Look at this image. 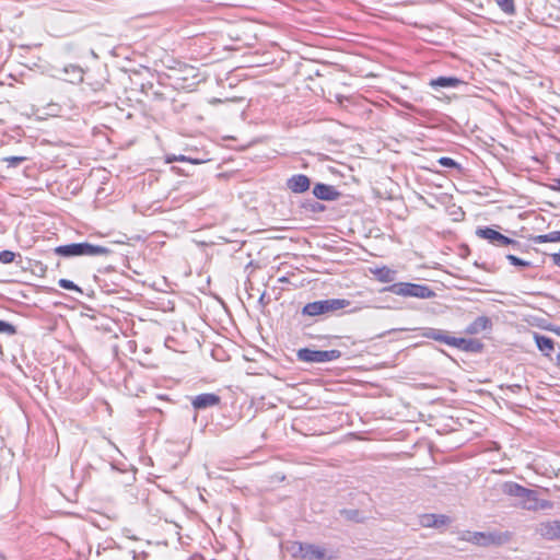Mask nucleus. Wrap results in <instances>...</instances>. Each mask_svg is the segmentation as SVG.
Masks as SVG:
<instances>
[{"label": "nucleus", "mask_w": 560, "mask_h": 560, "mask_svg": "<svg viewBox=\"0 0 560 560\" xmlns=\"http://www.w3.org/2000/svg\"><path fill=\"white\" fill-rule=\"evenodd\" d=\"M58 284L62 289L81 292V289L75 283L68 279H60L58 281Z\"/></svg>", "instance_id": "nucleus-24"}, {"label": "nucleus", "mask_w": 560, "mask_h": 560, "mask_svg": "<svg viewBox=\"0 0 560 560\" xmlns=\"http://www.w3.org/2000/svg\"><path fill=\"white\" fill-rule=\"evenodd\" d=\"M16 255L15 253L11 252V250H2L0 252V261L2 264H11L14 261Z\"/></svg>", "instance_id": "nucleus-25"}, {"label": "nucleus", "mask_w": 560, "mask_h": 560, "mask_svg": "<svg viewBox=\"0 0 560 560\" xmlns=\"http://www.w3.org/2000/svg\"><path fill=\"white\" fill-rule=\"evenodd\" d=\"M313 194L316 198L322 200H335L340 195L335 187L322 183L314 186Z\"/></svg>", "instance_id": "nucleus-14"}, {"label": "nucleus", "mask_w": 560, "mask_h": 560, "mask_svg": "<svg viewBox=\"0 0 560 560\" xmlns=\"http://www.w3.org/2000/svg\"><path fill=\"white\" fill-rule=\"evenodd\" d=\"M165 162L166 163H173V162H189V163H192V164H198L199 161L198 160H192L190 158H187L185 155H175V154H168L165 156Z\"/></svg>", "instance_id": "nucleus-22"}, {"label": "nucleus", "mask_w": 560, "mask_h": 560, "mask_svg": "<svg viewBox=\"0 0 560 560\" xmlns=\"http://www.w3.org/2000/svg\"><path fill=\"white\" fill-rule=\"evenodd\" d=\"M464 83L463 80L456 77H439L430 80L429 85L433 89L438 88H457Z\"/></svg>", "instance_id": "nucleus-17"}, {"label": "nucleus", "mask_w": 560, "mask_h": 560, "mask_svg": "<svg viewBox=\"0 0 560 560\" xmlns=\"http://www.w3.org/2000/svg\"><path fill=\"white\" fill-rule=\"evenodd\" d=\"M55 253L60 256L71 257V256H103L108 255L109 249L100 246L93 245L90 243H74L69 245H61L55 248Z\"/></svg>", "instance_id": "nucleus-4"}, {"label": "nucleus", "mask_w": 560, "mask_h": 560, "mask_svg": "<svg viewBox=\"0 0 560 560\" xmlns=\"http://www.w3.org/2000/svg\"><path fill=\"white\" fill-rule=\"evenodd\" d=\"M537 243H557L560 242V231H552L547 234L536 236Z\"/></svg>", "instance_id": "nucleus-20"}, {"label": "nucleus", "mask_w": 560, "mask_h": 560, "mask_svg": "<svg viewBox=\"0 0 560 560\" xmlns=\"http://www.w3.org/2000/svg\"><path fill=\"white\" fill-rule=\"evenodd\" d=\"M349 305V302L343 299H330V300H323V301H316L312 303H307L304 308L303 313L308 316H318L322 314L335 312L341 308H345Z\"/></svg>", "instance_id": "nucleus-6"}, {"label": "nucleus", "mask_w": 560, "mask_h": 560, "mask_svg": "<svg viewBox=\"0 0 560 560\" xmlns=\"http://www.w3.org/2000/svg\"><path fill=\"white\" fill-rule=\"evenodd\" d=\"M534 340L537 348L542 352L544 355H551L555 350V341L551 338L535 332Z\"/></svg>", "instance_id": "nucleus-18"}, {"label": "nucleus", "mask_w": 560, "mask_h": 560, "mask_svg": "<svg viewBox=\"0 0 560 560\" xmlns=\"http://www.w3.org/2000/svg\"><path fill=\"white\" fill-rule=\"evenodd\" d=\"M550 259L555 266L560 268V248L556 253L550 254Z\"/></svg>", "instance_id": "nucleus-29"}, {"label": "nucleus", "mask_w": 560, "mask_h": 560, "mask_svg": "<svg viewBox=\"0 0 560 560\" xmlns=\"http://www.w3.org/2000/svg\"><path fill=\"white\" fill-rule=\"evenodd\" d=\"M508 493L510 495L522 498V505L526 510L537 511L551 509L553 506V503L549 500H539L536 491L527 489L517 483L509 485Z\"/></svg>", "instance_id": "nucleus-3"}, {"label": "nucleus", "mask_w": 560, "mask_h": 560, "mask_svg": "<svg viewBox=\"0 0 560 560\" xmlns=\"http://www.w3.org/2000/svg\"><path fill=\"white\" fill-rule=\"evenodd\" d=\"M371 273L375 277L377 281L382 283H388L394 281L396 271L388 268L387 266H382L371 269Z\"/></svg>", "instance_id": "nucleus-19"}, {"label": "nucleus", "mask_w": 560, "mask_h": 560, "mask_svg": "<svg viewBox=\"0 0 560 560\" xmlns=\"http://www.w3.org/2000/svg\"><path fill=\"white\" fill-rule=\"evenodd\" d=\"M421 336L428 339L443 342L447 346L457 348L466 352L477 353L481 352L483 349V343L478 339L452 337L446 331L441 329L428 328L421 334Z\"/></svg>", "instance_id": "nucleus-2"}, {"label": "nucleus", "mask_w": 560, "mask_h": 560, "mask_svg": "<svg viewBox=\"0 0 560 560\" xmlns=\"http://www.w3.org/2000/svg\"><path fill=\"white\" fill-rule=\"evenodd\" d=\"M298 357L300 360L304 362H328L337 360L341 357V352L339 350H311V349H301L298 352Z\"/></svg>", "instance_id": "nucleus-7"}, {"label": "nucleus", "mask_w": 560, "mask_h": 560, "mask_svg": "<svg viewBox=\"0 0 560 560\" xmlns=\"http://www.w3.org/2000/svg\"><path fill=\"white\" fill-rule=\"evenodd\" d=\"M220 401H221V398L218 395L211 394V393H206V394H200V395L196 396L192 399L191 405L195 409H205L208 407L217 406L220 404Z\"/></svg>", "instance_id": "nucleus-12"}, {"label": "nucleus", "mask_w": 560, "mask_h": 560, "mask_svg": "<svg viewBox=\"0 0 560 560\" xmlns=\"http://www.w3.org/2000/svg\"><path fill=\"white\" fill-rule=\"evenodd\" d=\"M498 7L506 14L512 15L515 13L514 0H495Z\"/></svg>", "instance_id": "nucleus-21"}, {"label": "nucleus", "mask_w": 560, "mask_h": 560, "mask_svg": "<svg viewBox=\"0 0 560 560\" xmlns=\"http://www.w3.org/2000/svg\"><path fill=\"white\" fill-rule=\"evenodd\" d=\"M551 188L553 190H559L560 191V178L553 180V184L551 185Z\"/></svg>", "instance_id": "nucleus-30"}, {"label": "nucleus", "mask_w": 560, "mask_h": 560, "mask_svg": "<svg viewBox=\"0 0 560 560\" xmlns=\"http://www.w3.org/2000/svg\"><path fill=\"white\" fill-rule=\"evenodd\" d=\"M506 258L514 266H522V267L528 266L527 261H524V260H522L521 258H518V257H516L514 255H508Z\"/></svg>", "instance_id": "nucleus-26"}, {"label": "nucleus", "mask_w": 560, "mask_h": 560, "mask_svg": "<svg viewBox=\"0 0 560 560\" xmlns=\"http://www.w3.org/2000/svg\"><path fill=\"white\" fill-rule=\"evenodd\" d=\"M439 163L442 166H444V167H455V166H457L456 162L453 159L446 158V156L440 158L439 159Z\"/></svg>", "instance_id": "nucleus-27"}, {"label": "nucleus", "mask_w": 560, "mask_h": 560, "mask_svg": "<svg viewBox=\"0 0 560 560\" xmlns=\"http://www.w3.org/2000/svg\"><path fill=\"white\" fill-rule=\"evenodd\" d=\"M492 327V323L487 316H479L466 327V334L477 335L481 331L489 330Z\"/></svg>", "instance_id": "nucleus-16"}, {"label": "nucleus", "mask_w": 560, "mask_h": 560, "mask_svg": "<svg viewBox=\"0 0 560 560\" xmlns=\"http://www.w3.org/2000/svg\"><path fill=\"white\" fill-rule=\"evenodd\" d=\"M28 158L27 156H7V158H3V162L8 164V166L10 167H15L18 165H20L21 163L27 161Z\"/></svg>", "instance_id": "nucleus-23"}, {"label": "nucleus", "mask_w": 560, "mask_h": 560, "mask_svg": "<svg viewBox=\"0 0 560 560\" xmlns=\"http://www.w3.org/2000/svg\"><path fill=\"white\" fill-rule=\"evenodd\" d=\"M538 535L547 540H560V521H546L538 525Z\"/></svg>", "instance_id": "nucleus-11"}, {"label": "nucleus", "mask_w": 560, "mask_h": 560, "mask_svg": "<svg viewBox=\"0 0 560 560\" xmlns=\"http://www.w3.org/2000/svg\"><path fill=\"white\" fill-rule=\"evenodd\" d=\"M295 553L301 557L302 559H308V560H323V559H330L331 557H327L326 550L319 546L312 545V544H302L299 542Z\"/></svg>", "instance_id": "nucleus-10"}, {"label": "nucleus", "mask_w": 560, "mask_h": 560, "mask_svg": "<svg viewBox=\"0 0 560 560\" xmlns=\"http://www.w3.org/2000/svg\"><path fill=\"white\" fill-rule=\"evenodd\" d=\"M311 182L306 175H294L288 180V187L292 192L302 194L310 189Z\"/></svg>", "instance_id": "nucleus-13"}, {"label": "nucleus", "mask_w": 560, "mask_h": 560, "mask_svg": "<svg viewBox=\"0 0 560 560\" xmlns=\"http://www.w3.org/2000/svg\"><path fill=\"white\" fill-rule=\"evenodd\" d=\"M0 332L14 334L15 329L11 324L0 320Z\"/></svg>", "instance_id": "nucleus-28"}, {"label": "nucleus", "mask_w": 560, "mask_h": 560, "mask_svg": "<svg viewBox=\"0 0 560 560\" xmlns=\"http://www.w3.org/2000/svg\"><path fill=\"white\" fill-rule=\"evenodd\" d=\"M477 546L499 545L508 539V535H495L482 532H466L462 538Z\"/></svg>", "instance_id": "nucleus-8"}, {"label": "nucleus", "mask_w": 560, "mask_h": 560, "mask_svg": "<svg viewBox=\"0 0 560 560\" xmlns=\"http://www.w3.org/2000/svg\"><path fill=\"white\" fill-rule=\"evenodd\" d=\"M386 291L404 298L431 299L435 296L434 291L428 285L410 282L394 283L386 288Z\"/></svg>", "instance_id": "nucleus-5"}, {"label": "nucleus", "mask_w": 560, "mask_h": 560, "mask_svg": "<svg viewBox=\"0 0 560 560\" xmlns=\"http://www.w3.org/2000/svg\"><path fill=\"white\" fill-rule=\"evenodd\" d=\"M168 78L178 91L191 92L197 85L205 81V75L199 68L185 62H176V66L170 68Z\"/></svg>", "instance_id": "nucleus-1"}, {"label": "nucleus", "mask_w": 560, "mask_h": 560, "mask_svg": "<svg viewBox=\"0 0 560 560\" xmlns=\"http://www.w3.org/2000/svg\"><path fill=\"white\" fill-rule=\"evenodd\" d=\"M477 236L480 238L487 240L491 244L500 247H505L509 245H516L517 242L512 240L500 232L491 229V228H482L476 231Z\"/></svg>", "instance_id": "nucleus-9"}, {"label": "nucleus", "mask_w": 560, "mask_h": 560, "mask_svg": "<svg viewBox=\"0 0 560 560\" xmlns=\"http://www.w3.org/2000/svg\"><path fill=\"white\" fill-rule=\"evenodd\" d=\"M420 523L423 527H442L450 523V518L443 514H423L420 517Z\"/></svg>", "instance_id": "nucleus-15"}, {"label": "nucleus", "mask_w": 560, "mask_h": 560, "mask_svg": "<svg viewBox=\"0 0 560 560\" xmlns=\"http://www.w3.org/2000/svg\"><path fill=\"white\" fill-rule=\"evenodd\" d=\"M556 365L560 368V353H558L556 357Z\"/></svg>", "instance_id": "nucleus-31"}]
</instances>
